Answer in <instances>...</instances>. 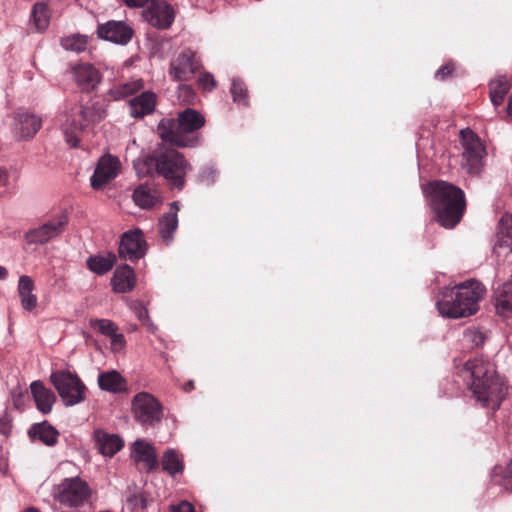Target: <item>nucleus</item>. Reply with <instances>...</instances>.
<instances>
[{"label": "nucleus", "instance_id": "obj_9", "mask_svg": "<svg viewBox=\"0 0 512 512\" xmlns=\"http://www.w3.org/2000/svg\"><path fill=\"white\" fill-rule=\"evenodd\" d=\"M462 166L470 175H477L483 168L486 150L480 138L470 129L461 130Z\"/></svg>", "mask_w": 512, "mask_h": 512}, {"label": "nucleus", "instance_id": "obj_28", "mask_svg": "<svg viewBox=\"0 0 512 512\" xmlns=\"http://www.w3.org/2000/svg\"><path fill=\"white\" fill-rule=\"evenodd\" d=\"M28 434L32 440H38L49 447L54 446L59 437L57 429L47 421L33 424Z\"/></svg>", "mask_w": 512, "mask_h": 512}, {"label": "nucleus", "instance_id": "obj_17", "mask_svg": "<svg viewBox=\"0 0 512 512\" xmlns=\"http://www.w3.org/2000/svg\"><path fill=\"white\" fill-rule=\"evenodd\" d=\"M97 34L104 40L123 45L130 41L133 30L126 22L108 21L98 26Z\"/></svg>", "mask_w": 512, "mask_h": 512}, {"label": "nucleus", "instance_id": "obj_2", "mask_svg": "<svg viewBox=\"0 0 512 512\" xmlns=\"http://www.w3.org/2000/svg\"><path fill=\"white\" fill-rule=\"evenodd\" d=\"M423 192L441 226L454 228L461 221L466 201L459 187L439 180L429 183Z\"/></svg>", "mask_w": 512, "mask_h": 512}, {"label": "nucleus", "instance_id": "obj_22", "mask_svg": "<svg viewBox=\"0 0 512 512\" xmlns=\"http://www.w3.org/2000/svg\"><path fill=\"white\" fill-rule=\"evenodd\" d=\"M178 211L179 202L174 201L170 204L169 211L166 212L159 220V233L161 238L170 244L173 240V234L178 228Z\"/></svg>", "mask_w": 512, "mask_h": 512}, {"label": "nucleus", "instance_id": "obj_56", "mask_svg": "<svg viewBox=\"0 0 512 512\" xmlns=\"http://www.w3.org/2000/svg\"><path fill=\"white\" fill-rule=\"evenodd\" d=\"M179 89H183V90H186V91H191V88L190 86L186 85V84H181L179 85Z\"/></svg>", "mask_w": 512, "mask_h": 512}, {"label": "nucleus", "instance_id": "obj_50", "mask_svg": "<svg viewBox=\"0 0 512 512\" xmlns=\"http://www.w3.org/2000/svg\"><path fill=\"white\" fill-rule=\"evenodd\" d=\"M151 0H123L129 7H142L143 9L148 5Z\"/></svg>", "mask_w": 512, "mask_h": 512}, {"label": "nucleus", "instance_id": "obj_14", "mask_svg": "<svg viewBox=\"0 0 512 512\" xmlns=\"http://www.w3.org/2000/svg\"><path fill=\"white\" fill-rule=\"evenodd\" d=\"M13 119V133L20 141L33 138L42 126L41 118L24 108L17 109Z\"/></svg>", "mask_w": 512, "mask_h": 512}, {"label": "nucleus", "instance_id": "obj_45", "mask_svg": "<svg viewBox=\"0 0 512 512\" xmlns=\"http://www.w3.org/2000/svg\"><path fill=\"white\" fill-rule=\"evenodd\" d=\"M198 84L200 87H202L204 90L211 91L216 86V81L214 79V76L210 73H203L198 78Z\"/></svg>", "mask_w": 512, "mask_h": 512}, {"label": "nucleus", "instance_id": "obj_20", "mask_svg": "<svg viewBox=\"0 0 512 512\" xmlns=\"http://www.w3.org/2000/svg\"><path fill=\"white\" fill-rule=\"evenodd\" d=\"M30 390L37 409L42 414H49L56 402L55 393L39 380L30 384Z\"/></svg>", "mask_w": 512, "mask_h": 512}, {"label": "nucleus", "instance_id": "obj_47", "mask_svg": "<svg viewBox=\"0 0 512 512\" xmlns=\"http://www.w3.org/2000/svg\"><path fill=\"white\" fill-rule=\"evenodd\" d=\"M452 71L453 66L450 64H445L435 72V78L438 80H444L452 73Z\"/></svg>", "mask_w": 512, "mask_h": 512}, {"label": "nucleus", "instance_id": "obj_36", "mask_svg": "<svg viewBox=\"0 0 512 512\" xmlns=\"http://www.w3.org/2000/svg\"><path fill=\"white\" fill-rule=\"evenodd\" d=\"M162 468L169 475L175 476L184 470L183 459L174 449H168L162 457Z\"/></svg>", "mask_w": 512, "mask_h": 512}, {"label": "nucleus", "instance_id": "obj_1", "mask_svg": "<svg viewBox=\"0 0 512 512\" xmlns=\"http://www.w3.org/2000/svg\"><path fill=\"white\" fill-rule=\"evenodd\" d=\"M470 378L469 389L476 401L492 410L499 409L507 394V385L488 359L475 357L468 360L462 370Z\"/></svg>", "mask_w": 512, "mask_h": 512}, {"label": "nucleus", "instance_id": "obj_18", "mask_svg": "<svg viewBox=\"0 0 512 512\" xmlns=\"http://www.w3.org/2000/svg\"><path fill=\"white\" fill-rule=\"evenodd\" d=\"M493 253L497 257L512 253V216L504 215L498 224Z\"/></svg>", "mask_w": 512, "mask_h": 512}, {"label": "nucleus", "instance_id": "obj_23", "mask_svg": "<svg viewBox=\"0 0 512 512\" xmlns=\"http://www.w3.org/2000/svg\"><path fill=\"white\" fill-rule=\"evenodd\" d=\"M136 284V275L132 267L123 265L116 268L111 279L113 290L117 293H128Z\"/></svg>", "mask_w": 512, "mask_h": 512}, {"label": "nucleus", "instance_id": "obj_46", "mask_svg": "<svg viewBox=\"0 0 512 512\" xmlns=\"http://www.w3.org/2000/svg\"><path fill=\"white\" fill-rule=\"evenodd\" d=\"M111 339V350L115 353L122 351L126 346V340L123 334L115 332L114 335L110 336Z\"/></svg>", "mask_w": 512, "mask_h": 512}, {"label": "nucleus", "instance_id": "obj_13", "mask_svg": "<svg viewBox=\"0 0 512 512\" xmlns=\"http://www.w3.org/2000/svg\"><path fill=\"white\" fill-rule=\"evenodd\" d=\"M144 20L157 29H168L174 22L175 12L165 1L151 0L142 10Z\"/></svg>", "mask_w": 512, "mask_h": 512}, {"label": "nucleus", "instance_id": "obj_8", "mask_svg": "<svg viewBox=\"0 0 512 512\" xmlns=\"http://www.w3.org/2000/svg\"><path fill=\"white\" fill-rule=\"evenodd\" d=\"M50 380L65 406H75L86 399L87 388L77 374L58 370L51 373Z\"/></svg>", "mask_w": 512, "mask_h": 512}, {"label": "nucleus", "instance_id": "obj_41", "mask_svg": "<svg viewBox=\"0 0 512 512\" xmlns=\"http://www.w3.org/2000/svg\"><path fill=\"white\" fill-rule=\"evenodd\" d=\"M484 334L476 328H469L464 331L463 341L470 347H478L483 344Z\"/></svg>", "mask_w": 512, "mask_h": 512}, {"label": "nucleus", "instance_id": "obj_11", "mask_svg": "<svg viewBox=\"0 0 512 512\" xmlns=\"http://www.w3.org/2000/svg\"><path fill=\"white\" fill-rule=\"evenodd\" d=\"M201 68V60L192 49H184L169 64L168 75L173 81L186 82Z\"/></svg>", "mask_w": 512, "mask_h": 512}, {"label": "nucleus", "instance_id": "obj_32", "mask_svg": "<svg viewBox=\"0 0 512 512\" xmlns=\"http://www.w3.org/2000/svg\"><path fill=\"white\" fill-rule=\"evenodd\" d=\"M143 88L141 79H133L125 83H119L110 88L107 95L111 100L119 101L140 91Z\"/></svg>", "mask_w": 512, "mask_h": 512}, {"label": "nucleus", "instance_id": "obj_42", "mask_svg": "<svg viewBox=\"0 0 512 512\" xmlns=\"http://www.w3.org/2000/svg\"><path fill=\"white\" fill-rule=\"evenodd\" d=\"M218 174V171L214 167H204L199 174L200 182L205 185H212L213 183H215Z\"/></svg>", "mask_w": 512, "mask_h": 512}, {"label": "nucleus", "instance_id": "obj_33", "mask_svg": "<svg viewBox=\"0 0 512 512\" xmlns=\"http://www.w3.org/2000/svg\"><path fill=\"white\" fill-rule=\"evenodd\" d=\"M88 268L98 275H104L109 272L116 262L114 253L92 255L87 259Z\"/></svg>", "mask_w": 512, "mask_h": 512}, {"label": "nucleus", "instance_id": "obj_25", "mask_svg": "<svg viewBox=\"0 0 512 512\" xmlns=\"http://www.w3.org/2000/svg\"><path fill=\"white\" fill-rule=\"evenodd\" d=\"M132 457L136 462L143 463L148 471L157 467V456L153 446L143 440H137L133 443Z\"/></svg>", "mask_w": 512, "mask_h": 512}, {"label": "nucleus", "instance_id": "obj_40", "mask_svg": "<svg viewBox=\"0 0 512 512\" xmlns=\"http://www.w3.org/2000/svg\"><path fill=\"white\" fill-rule=\"evenodd\" d=\"M33 21L39 31L45 30L49 25V15L47 6L44 3L34 5L32 11Z\"/></svg>", "mask_w": 512, "mask_h": 512}, {"label": "nucleus", "instance_id": "obj_55", "mask_svg": "<svg viewBox=\"0 0 512 512\" xmlns=\"http://www.w3.org/2000/svg\"><path fill=\"white\" fill-rule=\"evenodd\" d=\"M185 391H191L194 389V382L193 381H189L186 385H185Z\"/></svg>", "mask_w": 512, "mask_h": 512}, {"label": "nucleus", "instance_id": "obj_5", "mask_svg": "<svg viewBox=\"0 0 512 512\" xmlns=\"http://www.w3.org/2000/svg\"><path fill=\"white\" fill-rule=\"evenodd\" d=\"M108 102L105 99H89L71 109L63 124L65 140L70 147L79 143L80 133L87 127L95 125L107 116Z\"/></svg>", "mask_w": 512, "mask_h": 512}, {"label": "nucleus", "instance_id": "obj_53", "mask_svg": "<svg viewBox=\"0 0 512 512\" xmlns=\"http://www.w3.org/2000/svg\"><path fill=\"white\" fill-rule=\"evenodd\" d=\"M507 116L509 118H512V96L509 97L508 99V105H507Z\"/></svg>", "mask_w": 512, "mask_h": 512}, {"label": "nucleus", "instance_id": "obj_57", "mask_svg": "<svg viewBox=\"0 0 512 512\" xmlns=\"http://www.w3.org/2000/svg\"><path fill=\"white\" fill-rule=\"evenodd\" d=\"M23 512H38V511L36 509H34V508H28V509H26Z\"/></svg>", "mask_w": 512, "mask_h": 512}, {"label": "nucleus", "instance_id": "obj_30", "mask_svg": "<svg viewBox=\"0 0 512 512\" xmlns=\"http://www.w3.org/2000/svg\"><path fill=\"white\" fill-rule=\"evenodd\" d=\"M493 301L498 314L505 316L512 312V280L495 289Z\"/></svg>", "mask_w": 512, "mask_h": 512}, {"label": "nucleus", "instance_id": "obj_38", "mask_svg": "<svg viewBox=\"0 0 512 512\" xmlns=\"http://www.w3.org/2000/svg\"><path fill=\"white\" fill-rule=\"evenodd\" d=\"M88 38L85 35L74 34L61 39V46L67 50L80 53L86 50Z\"/></svg>", "mask_w": 512, "mask_h": 512}, {"label": "nucleus", "instance_id": "obj_54", "mask_svg": "<svg viewBox=\"0 0 512 512\" xmlns=\"http://www.w3.org/2000/svg\"><path fill=\"white\" fill-rule=\"evenodd\" d=\"M8 276V271L4 266L0 265V280H5Z\"/></svg>", "mask_w": 512, "mask_h": 512}, {"label": "nucleus", "instance_id": "obj_52", "mask_svg": "<svg viewBox=\"0 0 512 512\" xmlns=\"http://www.w3.org/2000/svg\"><path fill=\"white\" fill-rule=\"evenodd\" d=\"M505 477L512 478V460L508 463L505 469Z\"/></svg>", "mask_w": 512, "mask_h": 512}, {"label": "nucleus", "instance_id": "obj_37", "mask_svg": "<svg viewBox=\"0 0 512 512\" xmlns=\"http://www.w3.org/2000/svg\"><path fill=\"white\" fill-rule=\"evenodd\" d=\"M89 327L95 332L110 337L118 331V326L110 319L106 318H90Z\"/></svg>", "mask_w": 512, "mask_h": 512}, {"label": "nucleus", "instance_id": "obj_19", "mask_svg": "<svg viewBox=\"0 0 512 512\" xmlns=\"http://www.w3.org/2000/svg\"><path fill=\"white\" fill-rule=\"evenodd\" d=\"M72 75L77 83L84 90H93L101 82L99 71L89 63H81L72 68Z\"/></svg>", "mask_w": 512, "mask_h": 512}, {"label": "nucleus", "instance_id": "obj_35", "mask_svg": "<svg viewBox=\"0 0 512 512\" xmlns=\"http://www.w3.org/2000/svg\"><path fill=\"white\" fill-rule=\"evenodd\" d=\"M509 83L504 76H499L492 79L489 83V95L492 104L495 107L503 103L504 97L509 91Z\"/></svg>", "mask_w": 512, "mask_h": 512}, {"label": "nucleus", "instance_id": "obj_48", "mask_svg": "<svg viewBox=\"0 0 512 512\" xmlns=\"http://www.w3.org/2000/svg\"><path fill=\"white\" fill-rule=\"evenodd\" d=\"M170 512H195V509L191 503L183 501L177 506H173Z\"/></svg>", "mask_w": 512, "mask_h": 512}, {"label": "nucleus", "instance_id": "obj_34", "mask_svg": "<svg viewBox=\"0 0 512 512\" xmlns=\"http://www.w3.org/2000/svg\"><path fill=\"white\" fill-rule=\"evenodd\" d=\"M124 502L131 512H136L139 509L143 510L147 507V498L144 496L141 488L136 485H130L127 487L124 493Z\"/></svg>", "mask_w": 512, "mask_h": 512}, {"label": "nucleus", "instance_id": "obj_44", "mask_svg": "<svg viewBox=\"0 0 512 512\" xmlns=\"http://www.w3.org/2000/svg\"><path fill=\"white\" fill-rule=\"evenodd\" d=\"M130 309L134 312L136 317L140 320H148V310L140 301H133L130 303Z\"/></svg>", "mask_w": 512, "mask_h": 512}, {"label": "nucleus", "instance_id": "obj_51", "mask_svg": "<svg viewBox=\"0 0 512 512\" xmlns=\"http://www.w3.org/2000/svg\"><path fill=\"white\" fill-rule=\"evenodd\" d=\"M148 329V331H150L151 333H155L156 330H157V327L155 326V324L151 321L150 317L148 316V320H143L141 321Z\"/></svg>", "mask_w": 512, "mask_h": 512}, {"label": "nucleus", "instance_id": "obj_43", "mask_svg": "<svg viewBox=\"0 0 512 512\" xmlns=\"http://www.w3.org/2000/svg\"><path fill=\"white\" fill-rule=\"evenodd\" d=\"M12 430V419L7 408L0 410V434L4 436L10 435Z\"/></svg>", "mask_w": 512, "mask_h": 512}, {"label": "nucleus", "instance_id": "obj_3", "mask_svg": "<svg viewBox=\"0 0 512 512\" xmlns=\"http://www.w3.org/2000/svg\"><path fill=\"white\" fill-rule=\"evenodd\" d=\"M485 294L484 286L469 280L452 288H444L436 302L439 313L446 318L458 319L477 312L478 303Z\"/></svg>", "mask_w": 512, "mask_h": 512}, {"label": "nucleus", "instance_id": "obj_31", "mask_svg": "<svg viewBox=\"0 0 512 512\" xmlns=\"http://www.w3.org/2000/svg\"><path fill=\"white\" fill-rule=\"evenodd\" d=\"M133 167L138 177H146L157 173L160 175V166H158V148L152 153L138 157L133 161Z\"/></svg>", "mask_w": 512, "mask_h": 512}, {"label": "nucleus", "instance_id": "obj_49", "mask_svg": "<svg viewBox=\"0 0 512 512\" xmlns=\"http://www.w3.org/2000/svg\"><path fill=\"white\" fill-rule=\"evenodd\" d=\"M10 184V174L7 169L0 167V187H8Z\"/></svg>", "mask_w": 512, "mask_h": 512}, {"label": "nucleus", "instance_id": "obj_12", "mask_svg": "<svg viewBox=\"0 0 512 512\" xmlns=\"http://www.w3.org/2000/svg\"><path fill=\"white\" fill-rule=\"evenodd\" d=\"M132 412L135 419L144 426H153L162 418L160 402L147 392H140L134 396Z\"/></svg>", "mask_w": 512, "mask_h": 512}, {"label": "nucleus", "instance_id": "obj_4", "mask_svg": "<svg viewBox=\"0 0 512 512\" xmlns=\"http://www.w3.org/2000/svg\"><path fill=\"white\" fill-rule=\"evenodd\" d=\"M205 124V118L198 111L187 108L178 114V119H162L157 132L160 138L178 147H195L201 143V137L194 134L195 131L202 128Z\"/></svg>", "mask_w": 512, "mask_h": 512}, {"label": "nucleus", "instance_id": "obj_6", "mask_svg": "<svg viewBox=\"0 0 512 512\" xmlns=\"http://www.w3.org/2000/svg\"><path fill=\"white\" fill-rule=\"evenodd\" d=\"M158 166L160 176L177 189L185 185V176L191 170V165L184 156L172 147H158Z\"/></svg>", "mask_w": 512, "mask_h": 512}, {"label": "nucleus", "instance_id": "obj_10", "mask_svg": "<svg viewBox=\"0 0 512 512\" xmlns=\"http://www.w3.org/2000/svg\"><path fill=\"white\" fill-rule=\"evenodd\" d=\"M69 218L65 212L56 214L51 219L37 227L29 229L24 234L27 244L43 245L60 236L67 227Z\"/></svg>", "mask_w": 512, "mask_h": 512}, {"label": "nucleus", "instance_id": "obj_27", "mask_svg": "<svg viewBox=\"0 0 512 512\" xmlns=\"http://www.w3.org/2000/svg\"><path fill=\"white\" fill-rule=\"evenodd\" d=\"M98 386L109 393H121L127 390L125 378L117 370H109L98 375Z\"/></svg>", "mask_w": 512, "mask_h": 512}, {"label": "nucleus", "instance_id": "obj_24", "mask_svg": "<svg viewBox=\"0 0 512 512\" xmlns=\"http://www.w3.org/2000/svg\"><path fill=\"white\" fill-rule=\"evenodd\" d=\"M94 440L100 453L109 457L115 455L124 445L123 440L118 435L109 434L102 429L95 430Z\"/></svg>", "mask_w": 512, "mask_h": 512}, {"label": "nucleus", "instance_id": "obj_7", "mask_svg": "<svg viewBox=\"0 0 512 512\" xmlns=\"http://www.w3.org/2000/svg\"><path fill=\"white\" fill-rule=\"evenodd\" d=\"M52 495L62 506L79 509L89 501L92 490L85 480L74 476L64 478L57 484Z\"/></svg>", "mask_w": 512, "mask_h": 512}, {"label": "nucleus", "instance_id": "obj_26", "mask_svg": "<svg viewBox=\"0 0 512 512\" xmlns=\"http://www.w3.org/2000/svg\"><path fill=\"white\" fill-rule=\"evenodd\" d=\"M132 196L134 203L142 209H150L161 203L159 191L148 184L139 185Z\"/></svg>", "mask_w": 512, "mask_h": 512}, {"label": "nucleus", "instance_id": "obj_15", "mask_svg": "<svg viewBox=\"0 0 512 512\" xmlns=\"http://www.w3.org/2000/svg\"><path fill=\"white\" fill-rule=\"evenodd\" d=\"M120 161L110 154L103 155L97 162L94 173L90 178L94 189H102L106 184L115 179L120 171Z\"/></svg>", "mask_w": 512, "mask_h": 512}, {"label": "nucleus", "instance_id": "obj_21", "mask_svg": "<svg viewBox=\"0 0 512 512\" xmlns=\"http://www.w3.org/2000/svg\"><path fill=\"white\" fill-rule=\"evenodd\" d=\"M156 106V94L152 91H144L128 102L129 113L133 118H143L151 114Z\"/></svg>", "mask_w": 512, "mask_h": 512}, {"label": "nucleus", "instance_id": "obj_16", "mask_svg": "<svg viewBox=\"0 0 512 512\" xmlns=\"http://www.w3.org/2000/svg\"><path fill=\"white\" fill-rule=\"evenodd\" d=\"M146 241L142 230L135 228L123 233L119 245V255L128 260H138L146 253Z\"/></svg>", "mask_w": 512, "mask_h": 512}, {"label": "nucleus", "instance_id": "obj_29", "mask_svg": "<svg viewBox=\"0 0 512 512\" xmlns=\"http://www.w3.org/2000/svg\"><path fill=\"white\" fill-rule=\"evenodd\" d=\"M34 282L28 275L19 277L17 291L20 297L21 306L26 311H32L37 307V296L33 294Z\"/></svg>", "mask_w": 512, "mask_h": 512}, {"label": "nucleus", "instance_id": "obj_39", "mask_svg": "<svg viewBox=\"0 0 512 512\" xmlns=\"http://www.w3.org/2000/svg\"><path fill=\"white\" fill-rule=\"evenodd\" d=\"M230 93L233 101L238 105L246 106L248 104V91L245 84L240 79H232Z\"/></svg>", "mask_w": 512, "mask_h": 512}]
</instances>
